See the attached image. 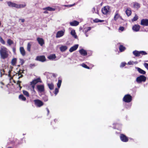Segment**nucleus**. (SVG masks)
<instances>
[{
	"label": "nucleus",
	"mask_w": 148,
	"mask_h": 148,
	"mask_svg": "<svg viewBox=\"0 0 148 148\" xmlns=\"http://www.w3.org/2000/svg\"><path fill=\"white\" fill-rule=\"evenodd\" d=\"M0 42L3 44H5V41L1 37H0Z\"/></svg>",
	"instance_id": "58836bf2"
},
{
	"label": "nucleus",
	"mask_w": 148,
	"mask_h": 148,
	"mask_svg": "<svg viewBox=\"0 0 148 148\" xmlns=\"http://www.w3.org/2000/svg\"><path fill=\"white\" fill-rule=\"evenodd\" d=\"M8 148H12L11 147H8Z\"/></svg>",
	"instance_id": "052dcab7"
},
{
	"label": "nucleus",
	"mask_w": 148,
	"mask_h": 148,
	"mask_svg": "<svg viewBox=\"0 0 148 148\" xmlns=\"http://www.w3.org/2000/svg\"><path fill=\"white\" fill-rule=\"evenodd\" d=\"M31 85L32 86V89H34V88L35 84H32V83H31Z\"/></svg>",
	"instance_id": "09e8293b"
},
{
	"label": "nucleus",
	"mask_w": 148,
	"mask_h": 148,
	"mask_svg": "<svg viewBox=\"0 0 148 148\" xmlns=\"http://www.w3.org/2000/svg\"><path fill=\"white\" fill-rule=\"evenodd\" d=\"M58 91H59L58 89V88H56L55 89V94L56 95L57 94V93L58 92Z\"/></svg>",
	"instance_id": "c03bdc74"
},
{
	"label": "nucleus",
	"mask_w": 148,
	"mask_h": 148,
	"mask_svg": "<svg viewBox=\"0 0 148 148\" xmlns=\"http://www.w3.org/2000/svg\"><path fill=\"white\" fill-rule=\"evenodd\" d=\"M38 82H41V81L40 78H38L36 79H35L31 82L32 84H36Z\"/></svg>",
	"instance_id": "412c9836"
},
{
	"label": "nucleus",
	"mask_w": 148,
	"mask_h": 148,
	"mask_svg": "<svg viewBox=\"0 0 148 148\" xmlns=\"http://www.w3.org/2000/svg\"><path fill=\"white\" fill-rule=\"evenodd\" d=\"M47 111L48 112V113L49 112V109L48 108H47Z\"/></svg>",
	"instance_id": "5fc2aeb1"
},
{
	"label": "nucleus",
	"mask_w": 148,
	"mask_h": 148,
	"mask_svg": "<svg viewBox=\"0 0 148 148\" xmlns=\"http://www.w3.org/2000/svg\"><path fill=\"white\" fill-rule=\"evenodd\" d=\"M120 138L121 140L123 142H126L128 140L127 138L123 134L121 135Z\"/></svg>",
	"instance_id": "ddd939ff"
},
{
	"label": "nucleus",
	"mask_w": 148,
	"mask_h": 148,
	"mask_svg": "<svg viewBox=\"0 0 148 148\" xmlns=\"http://www.w3.org/2000/svg\"><path fill=\"white\" fill-rule=\"evenodd\" d=\"M79 24V22L77 21H74L70 23V24L72 26H76Z\"/></svg>",
	"instance_id": "4be33fe9"
},
{
	"label": "nucleus",
	"mask_w": 148,
	"mask_h": 148,
	"mask_svg": "<svg viewBox=\"0 0 148 148\" xmlns=\"http://www.w3.org/2000/svg\"><path fill=\"white\" fill-rule=\"evenodd\" d=\"M35 105L38 107H40L43 104V103L39 99H36L34 100Z\"/></svg>",
	"instance_id": "6e6552de"
},
{
	"label": "nucleus",
	"mask_w": 148,
	"mask_h": 148,
	"mask_svg": "<svg viewBox=\"0 0 148 148\" xmlns=\"http://www.w3.org/2000/svg\"><path fill=\"white\" fill-rule=\"evenodd\" d=\"M94 21L95 22L97 23V22H103V20H99L98 19H95V20H94Z\"/></svg>",
	"instance_id": "79ce46f5"
},
{
	"label": "nucleus",
	"mask_w": 148,
	"mask_h": 148,
	"mask_svg": "<svg viewBox=\"0 0 148 148\" xmlns=\"http://www.w3.org/2000/svg\"><path fill=\"white\" fill-rule=\"evenodd\" d=\"M91 29V28L90 27H88L85 30V31L86 32H88V31L90 30Z\"/></svg>",
	"instance_id": "de8ad7c7"
},
{
	"label": "nucleus",
	"mask_w": 148,
	"mask_h": 148,
	"mask_svg": "<svg viewBox=\"0 0 148 148\" xmlns=\"http://www.w3.org/2000/svg\"><path fill=\"white\" fill-rule=\"evenodd\" d=\"M78 47V45L77 44L75 45L74 46L71 47L69 50V51L72 52L73 51L76 50Z\"/></svg>",
	"instance_id": "2eb2a0df"
},
{
	"label": "nucleus",
	"mask_w": 148,
	"mask_h": 148,
	"mask_svg": "<svg viewBox=\"0 0 148 148\" xmlns=\"http://www.w3.org/2000/svg\"><path fill=\"white\" fill-rule=\"evenodd\" d=\"M46 13V12H44V13Z\"/></svg>",
	"instance_id": "bf43d9fd"
},
{
	"label": "nucleus",
	"mask_w": 148,
	"mask_h": 148,
	"mask_svg": "<svg viewBox=\"0 0 148 148\" xmlns=\"http://www.w3.org/2000/svg\"><path fill=\"white\" fill-rule=\"evenodd\" d=\"M126 64V63L125 62H122L120 65V67H123L125 66Z\"/></svg>",
	"instance_id": "37998d69"
},
{
	"label": "nucleus",
	"mask_w": 148,
	"mask_h": 148,
	"mask_svg": "<svg viewBox=\"0 0 148 148\" xmlns=\"http://www.w3.org/2000/svg\"><path fill=\"white\" fill-rule=\"evenodd\" d=\"M79 51L81 55L84 56H86L87 55L86 51L83 49L79 50Z\"/></svg>",
	"instance_id": "f3484780"
},
{
	"label": "nucleus",
	"mask_w": 148,
	"mask_h": 148,
	"mask_svg": "<svg viewBox=\"0 0 148 148\" xmlns=\"http://www.w3.org/2000/svg\"><path fill=\"white\" fill-rule=\"evenodd\" d=\"M71 34L75 38H77V35H76V33L75 32V30H72L71 32Z\"/></svg>",
	"instance_id": "bb28decb"
},
{
	"label": "nucleus",
	"mask_w": 148,
	"mask_h": 148,
	"mask_svg": "<svg viewBox=\"0 0 148 148\" xmlns=\"http://www.w3.org/2000/svg\"><path fill=\"white\" fill-rule=\"evenodd\" d=\"M37 40L41 46H42L45 43L44 40L42 38L38 37L37 38Z\"/></svg>",
	"instance_id": "9b49d317"
},
{
	"label": "nucleus",
	"mask_w": 148,
	"mask_h": 148,
	"mask_svg": "<svg viewBox=\"0 0 148 148\" xmlns=\"http://www.w3.org/2000/svg\"><path fill=\"white\" fill-rule=\"evenodd\" d=\"M26 5L25 3L23 4H18V9L22 8L25 7Z\"/></svg>",
	"instance_id": "c85d7f7f"
},
{
	"label": "nucleus",
	"mask_w": 148,
	"mask_h": 148,
	"mask_svg": "<svg viewBox=\"0 0 148 148\" xmlns=\"http://www.w3.org/2000/svg\"><path fill=\"white\" fill-rule=\"evenodd\" d=\"M19 20L21 21V22L22 23L24 22L25 21V20L24 19H20Z\"/></svg>",
	"instance_id": "3c124183"
},
{
	"label": "nucleus",
	"mask_w": 148,
	"mask_h": 148,
	"mask_svg": "<svg viewBox=\"0 0 148 148\" xmlns=\"http://www.w3.org/2000/svg\"><path fill=\"white\" fill-rule=\"evenodd\" d=\"M21 61H22V64H23V63H24L23 60L22 59H21Z\"/></svg>",
	"instance_id": "864d4df0"
},
{
	"label": "nucleus",
	"mask_w": 148,
	"mask_h": 148,
	"mask_svg": "<svg viewBox=\"0 0 148 148\" xmlns=\"http://www.w3.org/2000/svg\"><path fill=\"white\" fill-rule=\"evenodd\" d=\"M138 62H134L132 61H130L128 62L127 64L129 65H133L134 64H137Z\"/></svg>",
	"instance_id": "f704fd0d"
},
{
	"label": "nucleus",
	"mask_w": 148,
	"mask_h": 148,
	"mask_svg": "<svg viewBox=\"0 0 148 148\" xmlns=\"http://www.w3.org/2000/svg\"><path fill=\"white\" fill-rule=\"evenodd\" d=\"M133 54L136 56L139 57L141 55H145L147 54V53L144 51H135L133 52Z\"/></svg>",
	"instance_id": "7ed1b4c3"
},
{
	"label": "nucleus",
	"mask_w": 148,
	"mask_h": 148,
	"mask_svg": "<svg viewBox=\"0 0 148 148\" xmlns=\"http://www.w3.org/2000/svg\"><path fill=\"white\" fill-rule=\"evenodd\" d=\"M136 69H137L138 72L140 74L143 75H145V74L146 73V72L140 68L138 67H136Z\"/></svg>",
	"instance_id": "6ab92c4d"
},
{
	"label": "nucleus",
	"mask_w": 148,
	"mask_h": 148,
	"mask_svg": "<svg viewBox=\"0 0 148 148\" xmlns=\"http://www.w3.org/2000/svg\"><path fill=\"white\" fill-rule=\"evenodd\" d=\"M146 80V77L143 75H140L136 78V81L138 83H141L145 82Z\"/></svg>",
	"instance_id": "f03ea898"
},
{
	"label": "nucleus",
	"mask_w": 148,
	"mask_h": 148,
	"mask_svg": "<svg viewBox=\"0 0 148 148\" xmlns=\"http://www.w3.org/2000/svg\"><path fill=\"white\" fill-rule=\"evenodd\" d=\"M23 94L26 96L28 97L29 96V93L26 91L25 90H23Z\"/></svg>",
	"instance_id": "c9c22d12"
},
{
	"label": "nucleus",
	"mask_w": 148,
	"mask_h": 148,
	"mask_svg": "<svg viewBox=\"0 0 148 148\" xmlns=\"http://www.w3.org/2000/svg\"><path fill=\"white\" fill-rule=\"evenodd\" d=\"M133 7L136 8L138 9L140 7V4L137 2L133 3Z\"/></svg>",
	"instance_id": "b1692460"
},
{
	"label": "nucleus",
	"mask_w": 148,
	"mask_h": 148,
	"mask_svg": "<svg viewBox=\"0 0 148 148\" xmlns=\"http://www.w3.org/2000/svg\"><path fill=\"white\" fill-rule=\"evenodd\" d=\"M48 100V99H45V101H47Z\"/></svg>",
	"instance_id": "4d7b16f0"
},
{
	"label": "nucleus",
	"mask_w": 148,
	"mask_h": 148,
	"mask_svg": "<svg viewBox=\"0 0 148 148\" xmlns=\"http://www.w3.org/2000/svg\"><path fill=\"white\" fill-rule=\"evenodd\" d=\"M124 27H120L119 28V30L122 31L124 30Z\"/></svg>",
	"instance_id": "49530a36"
},
{
	"label": "nucleus",
	"mask_w": 148,
	"mask_h": 148,
	"mask_svg": "<svg viewBox=\"0 0 148 148\" xmlns=\"http://www.w3.org/2000/svg\"><path fill=\"white\" fill-rule=\"evenodd\" d=\"M8 6L10 7L15 8L18 9V4L10 1L7 2Z\"/></svg>",
	"instance_id": "0eeeda50"
},
{
	"label": "nucleus",
	"mask_w": 148,
	"mask_h": 148,
	"mask_svg": "<svg viewBox=\"0 0 148 148\" xmlns=\"http://www.w3.org/2000/svg\"><path fill=\"white\" fill-rule=\"evenodd\" d=\"M61 82L62 81L61 80H58V82L57 84V85L58 88H59L60 87Z\"/></svg>",
	"instance_id": "e433bc0d"
},
{
	"label": "nucleus",
	"mask_w": 148,
	"mask_h": 148,
	"mask_svg": "<svg viewBox=\"0 0 148 148\" xmlns=\"http://www.w3.org/2000/svg\"><path fill=\"white\" fill-rule=\"evenodd\" d=\"M36 60L41 62H44L46 60V59L44 56H39L36 57Z\"/></svg>",
	"instance_id": "9d476101"
},
{
	"label": "nucleus",
	"mask_w": 148,
	"mask_h": 148,
	"mask_svg": "<svg viewBox=\"0 0 148 148\" xmlns=\"http://www.w3.org/2000/svg\"><path fill=\"white\" fill-rule=\"evenodd\" d=\"M19 99L22 101H25L26 100V98L22 95H20L19 97Z\"/></svg>",
	"instance_id": "c756f323"
},
{
	"label": "nucleus",
	"mask_w": 148,
	"mask_h": 148,
	"mask_svg": "<svg viewBox=\"0 0 148 148\" xmlns=\"http://www.w3.org/2000/svg\"><path fill=\"white\" fill-rule=\"evenodd\" d=\"M138 18V17L137 15H135V16L132 18V21H136Z\"/></svg>",
	"instance_id": "4c0bfd02"
},
{
	"label": "nucleus",
	"mask_w": 148,
	"mask_h": 148,
	"mask_svg": "<svg viewBox=\"0 0 148 148\" xmlns=\"http://www.w3.org/2000/svg\"><path fill=\"white\" fill-rule=\"evenodd\" d=\"M140 26L138 25H135L132 27L133 30L135 32H138L139 31Z\"/></svg>",
	"instance_id": "dca6fc26"
},
{
	"label": "nucleus",
	"mask_w": 148,
	"mask_h": 148,
	"mask_svg": "<svg viewBox=\"0 0 148 148\" xmlns=\"http://www.w3.org/2000/svg\"><path fill=\"white\" fill-rule=\"evenodd\" d=\"M73 5H65V6L66 7H70L72 6Z\"/></svg>",
	"instance_id": "8fccbe9b"
},
{
	"label": "nucleus",
	"mask_w": 148,
	"mask_h": 148,
	"mask_svg": "<svg viewBox=\"0 0 148 148\" xmlns=\"http://www.w3.org/2000/svg\"><path fill=\"white\" fill-rule=\"evenodd\" d=\"M110 8L108 6L104 7L102 9V13L104 14H107L110 12Z\"/></svg>",
	"instance_id": "39448f33"
},
{
	"label": "nucleus",
	"mask_w": 148,
	"mask_h": 148,
	"mask_svg": "<svg viewBox=\"0 0 148 148\" xmlns=\"http://www.w3.org/2000/svg\"><path fill=\"white\" fill-rule=\"evenodd\" d=\"M16 58H14L11 61L12 64L13 65H15L16 62Z\"/></svg>",
	"instance_id": "2f4dec72"
},
{
	"label": "nucleus",
	"mask_w": 148,
	"mask_h": 148,
	"mask_svg": "<svg viewBox=\"0 0 148 148\" xmlns=\"http://www.w3.org/2000/svg\"><path fill=\"white\" fill-rule=\"evenodd\" d=\"M47 58L50 60H53L56 58V56L55 54H52L48 56Z\"/></svg>",
	"instance_id": "393cba45"
},
{
	"label": "nucleus",
	"mask_w": 148,
	"mask_h": 148,
	"mask_svg": "<svg viewBox=\"0 0 148 148\" xmlns=\"http://www.w3.org/2000/svg\"><path fill=\"white\" fill-rule=\"evenodd\" d=\"M81 66L83 67L84 68L87 69H89V67L87 66L86 64H81Z\"/></svg>",
	"instance_id": "a19ab883"
},
{
	"label": "nucleus",
	"mask_w": 148,
	"mask_h": 148,
	"mask_svg": "<svg viewBox=\"0 0 148 148\" xmlns=\"http://www.w3.org/2000/svg\"><path fill=\"white\" fill-rule=\"evenodd\" d=\"M20 51L21 53L23 56H24L25 55V51L23 47H21L20 48Z\"/></svg>",
	"instance_id": "a211bd4d"
},
{
	"label": "nucleus",
	"mask_w": 148,
	"mask_h": 148,
	"mask_svg": "<svg viewBox=\"0 0 148 148\" xmlns=\"http://www.w3.org/2000/svg\"><path fill=\"white\" fill-rule=\"evenodd\" d=\"M144 66L147 69H148V64L147 63H145L144 64Z\"/></svg>",
	"instance_id": "a18cd8bd"
},
{
	"label": "nucleus",
	"mask_w": 148,
	"mask_h": 148,
	"mask_svg": "<svg viewBox=\"0 0 148 148\" xmlns=\"http://www.w3.org/2000/svg\"><path fill=\"white\" fill-rule=\"evenodd\" d=\"M32 91H33V92L34 93V94H35L36 93V92H35L34 89H33Z\"/></svg>",
	"instance_id": "603ef678"
},
{
	"label": "nucleus",
	"mask_w": 148,
	"mask_h": 148,
	"mask_svg": "<svg viewBox=\"0 0 148 148\" xmlns=\"http://www.w3.org/2000/svg\"><path fill=\"white\" fill-rule=\"evenodd\" d=\"M119 49L120 51L121 52H122L125 49V47L123 46L122 45H120Z\"/></svg>",
	"instance_id": "72a5a7b5"
},
{
	"label": "nucleus",
	"mask_w": 148,
	"mask_h": 148,
	"mask_svg": "<svg viewBox=\"0 0 148 148\" xmlns=\"http://www.w3.org/2000/svg\"><path fill=\"white\" fill-rule=\"evenodd\" d=\"M114 18V20L115 21H116L118 20H119V21H121L123 20L121 16L119 14V11L118 10H117L116 11Z\"/></svg>",
	"instance_id": "20e7f679"
},
{
	"label": "nucleus",
	"mask_w": 148,
	"mask_h": 148,
	"mask_svg": "<svg viewBox=\"0 0 148 148\" xmlns=\"http://www.w3.org/2000/svg\"><path fill=\"white\" fill-rule=\"evenodd\" d=\"M141 25H143L147 26L148 25V19H143L141 21Z\"/></svg>",
	"instance_id": "f8f14e48"
},
{
	"label": "nucleus",
	"mask_w": 148,
	"mask_h": 148,
	"mask_svg": "<svg viewBox=\"0 0 148 148\" xmlns=\"http://www.w3.org/2000/svg\"><path fill=\"white\" fill-rule=\"evenodd\" d=\"M67 48V46L65 45H61L60 47V50L62 52L65 51Z\"/></svg>",
	"instance_id": "aec40b11"
},
{
	"label": "nucleus",
	"mask_w": 148,
	"mask_h": 148,
	"mask_svg": "<svg viewBox=\"0 0 148 148\" xmlns=\"http://www.w3.org/2000/svg\"><path fill=\"white\" fill-rule=\"evenodd\" d=\"M44 10H47L49 11H54L55 10V9L50 7L44 8L43 9Z\"/></svg>",
	"instance_id": "5701e85b"
},
{
	"label": "nucleus",
	"mask_w": 148,
	"mask_h": 148,
	"mask_svg": "<svg viewBox=\"0 0 148 148\" xmlns=\"http://www.w3.org/2000/svg\"><path fill=\"white\" fill-rule=\"evenodd\" d=\"M126 13L127 16H130L132 13L131 10L130 9H127L126 11Z\"/></svg>",
	"instance_id": "a878e982"
},
{
	"label": "nucleus",
	"mask_w": 148,
	"mask_h": 148,
	"mask_svg": "<svg viewBox=\"0 0 148 148\" xmlns=\"http://www.w3.org/2000/svg\"><path fill=\"white\" fill-rule=\"evenodd\" d=\"M7 43L10 46L13 43V42L10 39H8L7 40Z\"/></svg>",
	"instance_id": "473e14b6"
},
{
	"label": "nucleus",
	"mask_w": 148,
	"mask_h": 148,
	"mask_svg": "<svg viewBox=\"0 0 148 148\" xmlns=\"http://www.w3.org/2000/svg\"><path fill=\"white\" fill-rule=\"evenodd\" d=\"M38 90L40 92H43L44 90V87L43 85H38L37 86Z\"/></svg>",
	"instance_id": "4468645a"
},
{
	"label": "nucleus",
	"mask_w": 148,
	"mask_h": 148,
	"mask_svg": "<svg viewBox=\"0 0 148 148\" xmlns=\"http://www.w3.org/2000/svg\"><path fill=\"white\" fill-rule=\"evenodd\" d=\"M13 51L14 52H15V49H13Z\"/></svg>",
	"instance_id": "6e6d98bb"
},
{
	"label": "nucleus",
	"mask_w": 148,
	"mask_h": 148,
	"mask_svg": "<svg viewBox=\"0 0 148 148\" xmlns=\"http://www.w3.org/2000/svg\"><path fill=\"white\" fill-rule=\"evenodd\" d=\"M0 54L3 59H4L7 58L8 56L7 49L4 47H2L0 50Z\"/></svg>",
	"instance_id": "f257e3e1"
},
{
	"label": "nucleus",
	"mask_w": 148,
	"mask_h": 148,
	"mask_svg": "<svg viewBox=\"0 0 148 148\" xmlns=\"http://www.w3.org/2000/svg\"><path fill=\"white\" fill-rule=\"evenodd\" d=\"M65 32V30L58 31L57 33L56 37L59 38L62 36L64 35Z\"/></svg>",
	"instance_id": "1a4fd4ad"
},
{
	"label": "nucleus",
	"mask_w": 148,
	"mask_h": 148,
	"mask_svg": "<svg viewBox=\"0 0 148 148\" xmlns=\"http://www.w3.org/2000/svg\"><path fill=\"white\" fill-rule=\"evenodd\" d=\"M48 85L50 90H52L54 89V86L53 83H48Z\"/></svg>",
	"instance_id": "cd10ccee"
},
{
	"label": "nucleus",
	"mask_w": 148,
	"mask_h": 148,
	"mask_svg": "<svg viewBox=\"0 0 148 148\" xmlns=\"http://www.w3.org/2000/svg\"><path fill=\"white\" fill-rule=\"evenodd\" d=\"M31 46V42H29L27 44V50L29 51H30Z\"/></svg>",
	"instance_id": "7c9ffc66"
},
{
	"label": "nucleus",
	"mask_w": 148,
	"mask_h": 148,
	"mask_svg": "<svg viewBox=\"0 0 148 148\" xmlns=\"http://www.w3.org/2000/svg\"><path fill=\"white\" fill-rule=\"evenodd\" d=\"M132 97L129 95H126L123 98V100L126 102H130L132 100Z\"/></svg>",
	"instance_id": "423d86ee"
},
{
	"label": "nucleus",
	"mask_w": 148,
	"mask_h": 148,
	"mask_svg": "<svg viewBox=\"0 0 148 148\" xmlns=\"http://www.w3.org/2000/svg\"><path fill=\"white\" fill-rule=\"evenodd\" d=\"M92 11L93 13H98V10H97L96 11L95 10V8H92Z\"/></svg>",
	"instance_id": "ea45409f"
},
{
	"label": "nucleus",
	"mask_w": 148,
	"mask_h": 148,
	"mask_svg": "<svg viewBox=\"0 0 148 148\" xmlns=\"http://www.w3.org/2000/svg\"><path fill=\"white\" fill-rule=\"evenodd\" d=\"M86 37H87L88 36V35H87V34H86Z\"/></svg>",
	"instance_id": "13d9d810"
}]
</instances>
